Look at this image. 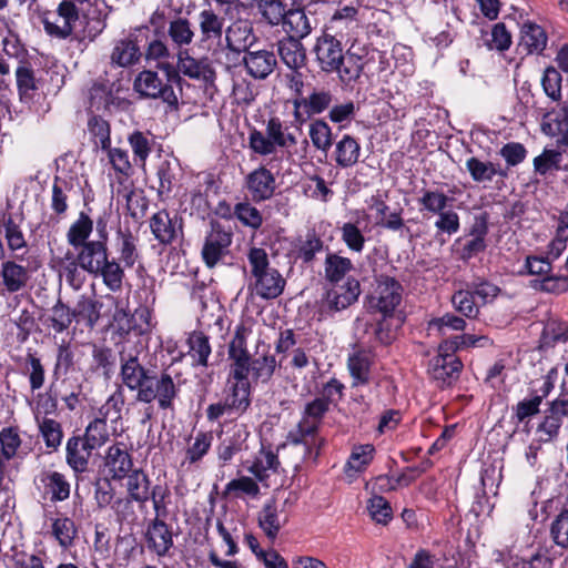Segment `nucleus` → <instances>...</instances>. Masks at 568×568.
Wrapping results in <instances>:
<instances>
[{
	"label": "nucleus",
	"mask_w": 568,
	"mask_h": 568,
	"mask_svg": "<svg viewBox=\"0 0 568 568\" xmlns=\"http://www.w3.org/2000/svg\"><path fill=\"white\" fill-rule=\"evenodd\" d=\"M359 51L364 52L365 49H356L352 45L346 53H344L343 62L339 68L335 70L343 83L349 84L359 79L364 69V57Z\"/></svg>",
	"instance_id": "23"
},
{
	"label": "nucleus",
	"mask_w": 568,
	"mask_h": 568,
	"mask_svg": "<svg viewBox=\"0 0 568 568\" xmlns=\"http://www.w3.org/2000/svg\"><path fill=\"white\" fill-rule=\"evenodd\" d=\"M247 261L254 293L264 300L280 296L284 290L285 280L276 268L270 266L266 251L260 247H251L247 253Z\"/></svg>",
	"instance_id": "3"
},
{
	"label": "nucleus",
	"mask_w": 568,
	"mask_h": 568,
	"mask_svg": "<svg viewBox=\"0 0 568 568\" xmlns=\"http://www.w3.org/2000/svg\"><path fill=\"white\" fill-rule=\"evenodd\" d=\"M116 246L124 266L132 267L139 257L134 236L129 231L119 230L116 232Z\"/></svg>",
	"instance_id": "45"
},
{
	"label": "nucleus",
	"mask_w": 568,
	"mask_h": 568,
	"mask_svg": "<svg viewBox=\"0 0 568 568\" xmlns=\"http://www.w3.org/2000/svg\"><path fill=\"white\" fill-rule=\"evenodd\" d=\"M224 400L232 412L242 414L250 406V386L226 383Z\"/></svg>",
	"instance_id": "37"
},
{
	"label": "nucleus",
	"mask_w": 568,
	"mask_h": 568,
	"mask_svg": "<svg viewBox=\"0 0 568 568\" xmlns=\"http://www.w3.org/2000/svg\"><path fill=\"white\" fill-rule=\"evenodd\" d=\"M487 225L484 221L476 222L470 232V239L463 246L462 257L471 258L486 248Z\"/></svg>",
	"instance_id": "40"
},
{
	"label": "nucleus",
	"mask_w": 568,
	"mask_h": 568,
	"mask_svg": "<svg viewBox=\"0 0 568 568\" xmlns=\"http://www.w3.org/2000/svg\"><path fill=\"white\" fill-rule=\"evenodd\" d=\"M1 276L3 285L11 293L21 290L28 282L27 268L12 261L2 264Z\"/></svg>",
	"instance_id": "36"
},
{
	"label": "nucleus",
	"mask_w": 568,
	"mask_h": 568,
	"mask_svg": "<svg viewBox=\"0 0 568 568\" xmlns=\"http://www.w3.org/2000/svg\"><path fill=\"white\" fill-rule=\"evenodd\" d=\"M213 436L211 433H197L185 450L183 464H195L201 460L209 452L212 445Z\"/></svg>",
	"instance_id": "48"
},
{
	"label": "nucleus",
	"mask_w": 568,
	"mask_h": 568,
	"mask_svg": "<svg viewBox=\"0 0 568 568\" xmlns=\"http://www.w3.org/2000/svg\"><path fill=\"white\" fill-rule=\"evenodd\" d=\"M41 483L52 501H62L70 496V484L63 474L48 470L41 474Z\"/></svg>",
	"instance_id": "34"
},
{
	"label": "nucleus",
	"mask_w": 568,
	"mask_h": 568,
	"mask_svg": "<svg viewBox=\"0 0 568 568\" xmlns=\"http://www.w3.org/2000/svg\"><path fill=\"white\" fill-rule=\"evenodd\" d=\"M75 317L85 321L89 326H93L100 317L99 303L92 298L82 297L74 308Z\"/></svg>",
	"instance_id": "60"
},
{
	"label": "nucleus",
	"mask_w": 568,
	"mask_h": 568,
	"mask_svg": "<svg viewBox=\"0 0 568 568\" xmlns=\"http://www.w3.org/2000/svg\"><path fill=\"white\" fill-rule=\"evenodd\" d=\"M361 285L356 278H347L344 284L335 285L326 294V304L333 311H342L357 301Z\"/></svg>",
	"instance_id": "18"
},
{
	"label": "nucleus",
	"mask_w": 568,
	"mask_h": 568,
	"mask_svg": "<svg viewBox=\"0 0 568 568\" xmlns=\"http://www.w3.org/2000/svg\"><path fill=\"white\" fill-rule=\"evenodd\" d=\"M52 535L59 542L60 547L68 549L73 545L77 536L74 521L67 517L55 518L52 523Z\"/></svg>",
	"instance_id": "49"
},
{
	"label": "nucleus",
	"mask_w": 568,
	"mask_h": 568,
	"mask_svg": "<svg viewBox=\"0 0 568 568\" xmlns=\"http://www.w3.org/2000/svg\"><path fill=\"white\" fill-rule=\"evenodd\" d=\"M278 54L282 61L292 70H297L305 64L306 53L301 40L284 38L278 42Z\"/></svg>",
	"instance_id": "26"
},
{
	"label": "nucleus",
	"mask_w": 568,
	"mask_h": 568,
	"mask_svg": "<svg viewBox=\"0 0 568 568\" xmlns=\"http://www.w3.org/2000/svg\"><path fill=\"white\" fill-rule=\"evenodd\" d=\"M547 34L544 28L531 20L520 24L519 48L527 53H540L547 45Z\"/></svg>",
	"instance_id": "19"
},
{
	"label": "nucleus",
	"mask_w": 568,
	"mask_h": 568,
	"mask_svg": "<svg viewBox=\"0 0 568 568\" xmlns=\"http://www.w3.org/2000/svg\"><path fill=\"white\" fill-rule=\"evenodd\" d=\"M54 263L60 276L64 277L70 286L77 290L82 286L84 282L83 270L71 251H68L64 256L54 258Z\"/></svg>",
	"instance_id": "29"
},
{
	"label": "nucleus",
	"mask_w": 568,
	"mask_h": 568,
	"mask_svg": "<svg viewBox=\"0 0 568 568\" xmlns=\"http://www.w3.org/2000/svg\"><path fill=\"white\" fill-rule=\"evenodd\" d=\"M418 202L423 210L433 214H438L447 207L449 199L440 191L425 190L418 199Z\"/></svg>",
	"instance_id": "58"
},
{
	"label": "nucleus",
	"mask_w": 568,
	"mask_h": 568,
	"mask_svg": "<svg viewBox=\"0 0 568 568\" xmlns=\"http://www.w3.org/2000/svg\"><path fill=\"white\" fill-rule=\"evenodd\" d=\"M93 231V221L85 213L81 212L79 217L70 225L67 232V241L70 246L77 250L74 257L79 261L81 268L93 276H98L99 271L109 257L108 234L105 224L98 222L100 239L89 241Z\"/></svg>",
	"instance_id": "2"
},
{
	"label": "nucleus",
	"mask_w": 568,
	"mask_h": 568,
	"mask_svg": "<svg viewBox=\"0 0 568 568\" xmlns=\"http://www.w3.org/2000/svg\"><path fill=\"white\" fill-rule=\"evenodd\" d=\"M89 131L94 138V143L97 146L103 149H109L111 145L110 138V125L109 123L99 116H93L89 120Z\"/></svg>",
	"instance_id": "62"
},
{
	"label": "nucleus",
	"mask_w": 568,
	"mask_h": 568,
	"mask_svg": "<svg viewBox=\"0 0 568 568\" xmlns=\"http://www.w3.org/2000/svg\"><path fill=\"white\" fill-rule=\"evenodd\" d=\"M308 135L313 146L326 153L333 145V133L331 126L322 119H317L310 124Z\"/></svg>",
	"instance_id": "38"
},
{
	"label": "nucleus",
	"mask_w": 568,
	"mask_h": 568,
	"mask_svg": "<svg viewBox=\"0 0 568 568\" xmlns=\"http://www.w3.org/2000/svg\"><path fill=\"white\" fill-rule=\"evenodd\" d=\"M550 534L555 544L568 549V510H562L550 527Z\"/></svg>",
	"instance_id": "64"
},
{
	"label": "nucleus",
	"mask_w": 568,
	"mask_h": 568,
	"mask_svg": "<svg viewBox=\"0 0 568 568\" xmlns=\"http://www.w3.org/2000/svg\"><path fill=\"white\" fill-rule=\"evenodd\" d=\"M124 318L128 327L120 326L124 333L120 351L121 378L128 388L139 392L149 382L146 372L139 362V355L148 345V333L151 329L150 313L148 310H142Z\"/></svg>",
	"instance_id": "1"
},
{
	"label": "nucleus",
	"mask_w": 568,
	"mask_h": 568,
	"mask_svg": "<svg viewBox=\"0 0 568 568\" xmlns=\"http://www.w3.org/2000/svg\"><path fill=\"white\" fill-rule=\"evenodd\" d=\"M322 71L333 73L343 62L344 50L341 40L331 33H323L316 39L313 49Z\"/></svg>",
	"instance_id": "9"
},
{
	"label": "nucleus",
	"mask_w": 568,
	"mask_h": 568,
	"mask_svg": "<svg viewBox=\"0 0 568 568\" xmlns=\"http://www.w3.org/2000/svg\"><path fill=\"white\" fill-rule=\"evenodd\" d=\"M296 144V135L276 116L267 120L264 132L253 129L248 134L250 149L262 156L273 155L277 149L288 150Z\"/></svg>",
	"instance_id": "4"
},
{
	"label": "nucleus",
	"mask_w": 568,
	"mask_h": 568,
	"mask_svg": "<svg viewBox=\"0 0 568 568\" xmlns=\"http://www.w3.org/2000/svg\"><path fill=\"white\" fill-rule=\"evenodd\" d=\"M225 41L233 52L246 51L256 41L252 23L242 19L234 21L225 31Z\"/></svg>",
	"instance_id": "17"
},
{
	"label": "nucleus",
	"mask_w": 568,
	"mask_h": 568,
	"mask_svg": "<svg viewBox=\"0 0 568 568\" xmlns=\"http://www.w3.org/2000/svg\"><path fill=\"white\" fill-rule=\"evenodd\" d=\"M168 33L170 39L179 48L186 47L193 42L194 31L186 18L179 17L169 24Z\"/></svg>",
	"instance_id": "42"
},
{
	"label": "nucleus",
	"mask_w": 568,
	"mask_h": 568,
	"mask_svg": "<svg viewBox=\"0 0 568 568\" xmlns=\"http://www.w3.org/2000/svg\"><path fill=\"white\" fill-rule=\"evenodd\" d=\"M178 69L191 79L212 81L214 78V72L209 63L195 60L186 50L178 52Z\"/></svg>",
	"instance_id": "25"
},
{
	"label": "nucleus",
	"mask_w": 568,
	"mask_h": 568,
	"mask_svg": "<svg viewBox=\"0 0 568 568\" xmlns=\"http://www.w3.org/2000/svg\"><path fill=\"white\" fill-rule=\"evenodd\" d=\"M243 61L247 72L255 79H265L276 65L274 53L266 50L248 51Z\"/></svg>",
	"instance_id": "21"
},
{
	"label": "nucleus",
	"mask_w": 568,
	"mask_h": 568,
	"mask_svg": "<svg viewBox=\"0 0 568 568\" xmlns=\"http://www.w3.org/2000/svg\"><path fill=\"white\" fill-rule=\"evenodd\" d=\"M328 409V402L325 398H315L304 409V415L297 425L296 430L288 435L292 447L303 454V457L312 455L313 448L318 449L315 432L318 424Z\"/></svg>",
	"instance_id": "5"
},
{
	"label": "nucleus",
	"mask_w": 568,
	"mask_h": 568,
	"mask_svg": "<svg viewBox=\"0 0 568 568\" xmlns=\"http://www.w3.org/2000/svg\"><path fill=\"white\" fill-rule=\"evenodd\" d=\"M245 186L253 201H265L271 199L275 192V176L266 168L260 166L246 175Z\"/></svg>",
	"instance_id": "13"
},
{
	"label": "nucleus",
	"mask_w": 568,
	"mask_h": 568,
	"mask_svg": "<svg viewBox=\"0 0 568 568\" xmlns=\"http://www.w3.org/2000/svg\"><path fill=\"white\" fill-rule=\"evenodd\" d=\"M36 420L45 446L51 449H57L63 437L60 423L52 418L40 417L39 414H36Z\"/></svg>",
	"instance_id": "41"
},
{
	"label": "nucleus",
	"mask_w": 568,
	"mask_h": 568,
	"mask_svg": "<svg viewBox=\"0 0 568 568\" xmlns=\"http://www.w3.org/2000/svg\"><path fill=\"white\" fill-rule=\"evenodd\" d=\"M98 276L102 277L103 284L111 291L118 292L122 288L124 271L120 263L115 260L106 258L103 266L98 273Z\"/></svg>",
	"instance_id": "44"
},
{
	"label": "nucleus",
	"mask_w": 568,
	"mask_h": 568,
	"mask_svg": "<svg viewBox=\"0 0 568 568\" xmlns=\"http://www.w3.org/2000/svg\"><path fill=\"white\" fill-rule=\"evenodd\" d=\"M105 468L114 479H123L132 469L131 456L121 444L108 448Z\"/></svg>",
	"instance_id": "22"
},
{
	"label": "nucleus",
	"mask_w": 568,
	"mask_h": 568,
	"mask_svg": "<svg viewBox=\"0 0 568 568\" xmlns=\"http://www.w3.org/2000/svg\"><path fill=\"white\" fill-rule=\"evenodd\" d=\"M176 395L178 387L173 378L169 374L162 373L155 381H149L148 385L138 392L136 398L143 403L158 399L160 407L165 409L171 407Z\"/></svg>",
	"instance_id": "10"
},
{
	"label": "nucleus",
	"mask_w": 568,
	"mask_h": 568,
	"mask_svg": "<svg viewBox=\"0 0 568 568\" xmlns=\"http://www.w3.org/2000/svg\"><path fill=\"white\" fill-rule=\"evenodd\" d=\"M190 355L197 365L207 366V359L211 354L209 338L199 332H194L189 337Z\"/></svg>",
	"instance_id": "54"
},
{
	"label": "nucleus",
	"mask_w": 568,
	"mask_h": 568,
	"mask_svg": "<svg viewBox=\"0 0 568 568\" xmlns=\"http://www.w3.org/2000/svg\"><path fill=\"white\" fill-rule=\"evenodd\" d=\"M73 318H75L74 312H71L67 305L59 302L51 308L48 321L54 332L61 333L71 325Z\"/></svg>",
	"instance_id": "56"
},
{
	"label": "nucleus",
	"mask_w": 568,
	"mask_h": 568,
	"mask_svg": "<svg viewBox=\"0 0 568 568\" xmlns=\"http://www.w3.org/2000/svg\"><path fill=\"white\" fill-rule=\"evenodd\" d=\"M146 542L150 550L158 557L169 556L173 547V535L170 527L161 519H153L146 530Z\"/></svg>",
	"instance_id": "16"
},
{
	"label": "nucleus",
	"mask_w": 568,
	"mask_h": 568,
	"mask_svg": "<svg viewBox=\"0 0 568 568\" xmlns=\"http://www.w3.org/2000/svg\"><path fill=\"white\" fill-rule=\"evenodd\" d=\"M150 227L155 239L162 244L171 243L178 232L176 221L166 211H159L150 220Z\"/></svg>",
	"instance_id": "30"
},
{
	"label": "nucleus",
	"mask_w": 568,
	"mask_h": 568,
	"mask_svg": "<svg viewBox=\"0 0 568 568\" xmlns=\"http://www.w3.org/2000/svg\"><path fill=\"white\" fill-rule=\"evenodd\" d=\"M1 454L4 459L9 460L17 455L21 446V438L16 428L7 427L0 432Z\"/></svg>",
	"instance_id": "61"
},
{
	"label": "nucleus",
	"mask_w": 568,
	"mask_h": 568,
	"mask_svg": "<svg viewBox=\"0 0 568 568\" xmlns=\"http://www.w3.org/2000/svg\"><path fill=\"white\" fill-rule=\"evenodd\" d=\"M67 463L75 471L82 473L87 469L90 456L94 448H90L80 436H73L67 442Z\"/></svg>",
	"instance_id": "24"
},
{
	"label": "nucleus",
	"mask_w": 568,
	"mask_h": 568,
	"mask_svg": "<svg viewBox=\"0 0 568 568\" xmlns=\"http://www.w3.org/2000/svg\"><path fill=\"white\" fill-rule=\"evenodd\" d=\"M133 90L142 98H161L170 105L178 103V98L172 87L164 84L158 73L151 70H143L135 77Z\"/></svg>",
	"instance_id": "8"
},
{
	"label": "nucleus",
	"mask_w": 568,
	"mask_h": 568,
	"mask_svg": "<svg viewBox=\"0 0 568 568\" xmlns=\"http://www.w3.org/2000/svg\"><path fill=\"white\" fill-rule=\"evenodd\" d=\"M141 55L138 36L135 32H129L114 41L110 58L113 64L126 68L135 64Z\"/></svg>",
	"instance_id": "15"
},
{
	"label": "nucleus",
	"mask_w": 568,
	"mask_h": 568,
	"mask_svg": "<svg viewBox=\"0 0 568 568\" xmlns=\"http://www.w3.org/2000/svg\"><path fill=\"white\" fill-rule=\"evenodd\" d=\"M361 145L355 138L345 134L335 145V161L341 168H351L358 162Z\"/></svg>",
	"instance_id": "33"
},
{
	"label": "nucleus",
	"mask_w": 568,
	"mask_h": 568,
	"mask_svg": "<svg viewBox=\"0 0 568 568\" xmlns=\"http://www.w3.org/2000/svg\"><path fill=\"white\" fill-rule=\"evenodd\" d=\"M456 349H458L456 341H445L439 345V353L432 359L429 366L434 379L443 384H449L452 379L457 377L462 363L453 354Z\"/></svg>",
	"instance_id": "7"
},
{
	"label": "nucleus",
	"mask_w": 568,
	"mask_h": 568,
	"mask_svg": "<svg viewBox=\"0 0 568 568\" xmlns=\"http://www.w3.org/2000/svg\"><path fill=\"white\" fill-rule=\"evenodd\" d=\"M375 448L371 444L357 445L352 449L351 456L345 465V475L352 480L359 473L364 471L372 463Z\"/></svg>",
	"instance_id": "27"
},
{
	"label": "nucleus",
	"mask_w": 568,
	"mask_h": 568,
	"mask_svg": "<svg viewBox=\"0 0 568 568\" xmlns=\"http://www.w3.org/2000/svg\"><path fill=\"white\" fill-rule=\"evenodd\" d=\"M225 493L233 495L236 498L251 497L256 498L260 494V487L257 483L247 476H241L232 479L225 486Z\"/></svg>",
	"instance_id": "52"
},
{
	"label": "nucleus",
	"mask_w": 568,
	"mask_h": 568,
	"mask_svg": "<svg viewBox=\"0 0 568 568\" xmlns=\"http://www.w3.org/2000/svg\"><path fill=\"white\" fill-rule=\"evenodd\" d=\"M276 365V359L273 355L256 357L251 363L253 377L262 383L268 382L275 372Z\"/></svg>",
	"instance_id": "57"
},
{
	"label": "nucleus",
	"mask_w": 568,
	"mask_h": 568,
	"mask_svg": "<svg viewBox=\"0 0 568 568\" xmlns=\"http://www.w3.org/2000/svg\"><path fill=\"white\" fill-rule=\"evenodd\" d=\"M466 169L477 183H490L496 175L507 176V172L493 162H485L475 156L466 161Z\"/></svg>",
	"instance_id": "32"
},
{
	"label": "nucleus",
	"mask_w": 568,
	"mask_h": 568,
	"mask_svg": "<svg viewBox=\"0 0 568 568\" xmlns=\"http://www.w3.org/2000/svg\"><path fill=\"white\" fill-rule=\"evenodd\" d=\"M199 28L202 41L221 38L223 33L224 19L212 9H204L199 13Z\"/></svg>",
	"instance_id": "35"
},
{
	"label": "nucleus",
	"mask_w": 568,
	"mask_h": 568,
	"mask_svg": "<svg viewBox=\"0 0 568 568\" xmlns=\"http://www.w3.org/2000/svg\"><path fill=\"white\" fill-rule=\"evenodd\" d=\"M466 322L454 314H445L442 317L432 320L428 323L429 335H445L448 331H464Z\"/></svg>",
	"instance_id": "51"
},
{
	"label": "nucleus",
	"mask_w": 568,
	"mask_h": 568,
	"mask_svg": "<svg viewBox=\"0 0 568 568\" xmlns=\"http://www.w3.org/2000/svg\"><path fill=\"white\" fill-rule=\"evenodd\" d=\"M256 8L263 19L271 26L280 24L285 14L281 0H256Z\"/></svg>",
	"instance_id": "55"
},
{
	"label": "nucleus",
	"mask_w": 568,
	"mask_h": 568,
	"mask_svg": "<svg viewBox=\"0 0 568 568\" xmlns=\"http://www.w3.org/2000/svg\"><path fill=\"white\" fill-rule=\"evenodd\" d=\"M79 19V10L71 1H62L55 13H45L42 18L44 31L53 38L67 39L73 32L74 23Z\"/></svg>",
	"instance_id": "6"
},
{
	"label": "nucleus",
	"mask_w": 568,
	"mask_h": 568,
	"mask_svg": "<svg viewBox=\"0 0 568 568\" xmlns=\"http://www.w3.org/2000/svg\"><path fill=\"white\" fill-rule=\"evenodd\" d=\"M278 465L277 456L271 450H260L247 470L258 480H264L270 476V471H275Z\"/></svg>",
	"instance_id": "39"
},
{
	"label": "nucleus",
	"mask_w": 568,
	"mask_h": 568,
	"mask_svg": "<svg viewBox=\"0 0 568 568\" xmlns=\"http://www.w3.org/2000/svg\"><path fill=\"white\" fill-rule=\"evenodd\" d=\"M371 518L378 524H387L392 518V508L382 496H373L367 503Z\"/></svg>",
	"instance_id": "63"
},
{
	"label": "nucleus",
	"mask_w": 568,
	"mask_h": 568,
	"mask_svg": "<svg viewBox=\"0 0 568 568\" xmlns=\"http://www.w3.org/2000/svg\"><path fill=\"white\" fill-rule=\"evenodd\" d=\"M286 523L285 516L276 511L275 501H267L258 514V526L271 540L277 537L281 528Z\"/></svg>",
	"instance_id": "31"
},
{
	"label": "nucleus",
	"mask_w": 568,
	"mask_h": 568,
	"mask_svg": "<svg viewBox=\"0 0 568 568\" xmlns=\"http://www.w3.org/2000/svg\"><path fill=\"white\" fill-rule=\"evenodd\" d=\"M353 268L349 258L337 254H327L325 260V276L329 282H339Z\"/></svg>",
	"instance_id": "47"
},
{
	"label": "nucleus",
	"mask_w": 568,
	"mask_h": 568,
	"mask_svg": "<svg viewBox=\"0 0 568 568\" xmlns=\"http://www.w3.org/2000/svg\"><path fill=\"white\" fill-rule=\"evenodd\" d=\"M332 102V94L327 91H314L306 98L293 101V116L297 124H303L313 115L325 111Z\"/></svg>",
	"instance_id": "12"
},
{
	"label": "nucleus",
	"mask_w": 568,
	"mask_h": 568,
	"mask_svg": "<svg viewBox=\"0 0 568 568\" xmlns=\"http://www.w3.org/2000/svg\"><path fill=\"white\" fill-rule=\"evenodd\" d=\"M124 405L122 393L115 392L106 402L100 407L98 418L103 419L105 423L116 425L121 420V413Z\"/></svg>",
	"instance_id": "50"
},
{
	"label": "nucleus",
	"mask_w": 568,
	"mask_h": 568,
	"mask_svg": "<svg viewBox=\"0 0 568 568\" xmlns=\"http://www.w3.org/2000/svg\"><path fill=\"white\" fill-rule=\"evenodd\" d=\"M231 242L232 236L229 232L223 231L219 226H213L202 248V256L205 264L209 267H214L226 254Z\"/></svg>",
	"instance_id": "14"
},
{
	"label": "nucleus",
	"mask_w": 568,
	"mask_h": 568,
	"mask_svg": "<svg viewBox=\"0 0 568 568\" xmlns=\"http://www.w3.org/2000/svg\"><path fill=\"white\" fill-rule=\"evenodd\" d=\"M250 334L248 328L243 325L236 327L234 336L229 346L230 359H250L246 349V338Z\"/></svg>",
	"instance_id": "59"
},
{
	"label": "nucleus",
	"mask_w": 568,
	"mask_h": 568,
	"mask_svg": "<svg viewBox=\"0 0 568 568\" xmlns=\"http://www.w3.org/2000/svg\"><path fill=\"white\" fill-rule=\"evenodd\" d=\"M372 362V355L367 351H356L348 357L353 386L365 385L369 382Z\"/></svg>",
	"instance_id": "28"
},
{
	"label": "nucleus",
	"mask_w": 568,
	"mask_h": 568,
	"mask_svg": "<svg viewBox=\"0 0 568 568\" xmlns=\"http://www.w3.org/2000/svg\"><path fill=\"white\" fill-rule=\"evenodd\" d=\"M106 425L108 423L103 422V419L95 417L87 426L84 436L82 438L87 440V445L90 448L98 449L108 442L109 432Z\"/></svg>",
	"instance_id": "53"
},
{
	"label": "nucleus",
	"mask_w": 568,
	"mask_h": 568,
	"mask_svg": "<svg viewBox=\"0 0 568 568\" xmlns=\"http://www.w3.org/2000/svg\"><path fill=\"white\" fill-rule=\"evenodd\" d=\"M125 477H128L126 489L130 497L138 503H145L150 497L148 476L141 470H133Z\"/></svg>",
	"instance_id": "43"
},
{
	"label": "nucleus",
	"mask_w": 568,
	"mask_h": 568,
	"mask_svg": "<svg viewBox=\"0 0 568 568\" xmlns=\"http://www.w3.org/2000/svg\"><path fill=\"white\" fill-rule=\"evenodd\" d=\"M568 341V323L565 322H549L541 334L540 347L549 348L557 344L566 343Z\"/></svg>",
	"instance_id": "46"
},
{
	"label": "nucleus",
	"mask_w": 568,
	"mask_h": 568,
	"mask_svg": "<svg viewBox=\"0 0 568 568\" xmlns=\"http://www.w3.org/2000/svg\"><path fill=\"white\" fill-rule=\"evenodd\" d=\"M281 23L286 33V38L302 40L313 30V22L304 9H291L286 11Z\"/></svg>",
	"instance_id": "20"
},
{
	"label": "nucleus",
	"mask_w": 568,
	"mask_h": 568,
	"mask_svg": "<svg viewBox=\"0 0 568 568\" xmlns=\"http://www.w3.org/2000/svg\"><path fill=\"white\" fill-rule=\"evenodd\" d=\"M402 300V287L398 282L389 276H381L377 286L372 295L371 303L385 316L390 315L399 305Z\"/></svg>",
	"instance_id": "11"
}]
</instances>
